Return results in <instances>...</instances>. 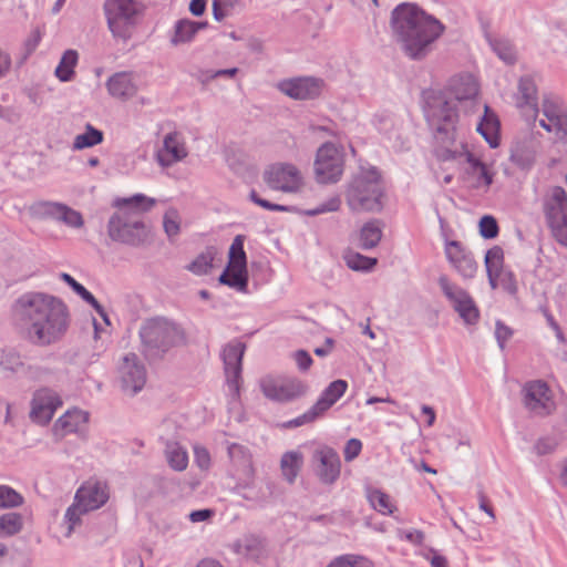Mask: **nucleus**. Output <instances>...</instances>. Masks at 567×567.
I'll list each match as a JSON object with an SVG mask.
<instances>
[{
	"instance_id": "7c9ffc66",
	"label": "nucleus",
	"mask_w": 567,
	"mask_h": 567,
	"mask_svg": "<svg viewBox=\"0 0 567 567\" xmlns=\"http://www.w3.org/2000/svg\"><path fill=\"white\" fill-rule=\"evenodd\" d=\"M303 465V455L299 451H288L280 460V471L284 478L293 484Z\"/></svg>"
},
{
	"instance_id": "393cba45",
	"label": "nucleus",
	"mask_w": 567,
	"mask_h": 567,
	"mask_svg": "<svg viewBox=\"0 0 567 567\" xmlns=\"http://www.w3.org/2000/svg\"><path fill=\"white\" fill-rule=\"evenodd\" d=\"M89 422V413L79 409L68 410L53 425V433L58 437L76 433L83 430Z\"/></svg>"
},
{
	"instance_id": "09e8293b",
	"label": "nucleus",
	"mask_w": 567,
	"mask_h": 567,
	"mask_svg": "<svg viewBox=\"0 0 567 567\" xmlns=\"http://www.w3.org/2000/svg\"><path fill=\"white\" fill-rule=\"evenodd\" d=\"M498 225L493 216H484L480 220V234L486 238L492 239L498 235Z\"/></svg>"
},
{
	"instance_id": "4468645a",
	"label": "nucleus",
	"mask_w": 567,
	"mask_h": 567,
	"mask_svg": "<svg viewBox=\"0 0 567 567\" xmlns=\"http://www.w3.org/2000/svg\"><path fill=\"white\" fill-rule=\"evenodd\" d=\"M270 188L285 193L298 192L302 186V176L292 164H274L264 174Z\"/></svg>"
},
{
	"instance_id": "9b49d317",
	"label": "nucleus",
	"mask_w": 567,
	"mask_h": 567,
	"mask_svg": "<svg viewBox=\"0 0 567 567\" xmlns=\"http://www.w3.org/2000/svg\"><path fill=\"white\" fill-rule=\"evenodd\" d=\"M220 284L240 292H246L248 287L247 258L244 250V237H235L230 248L228 264L219 277Z\"/></svg>"
},
{
	"instance_id": "5701e85b",
	"label": "nucleus",
	"mask_w": 567,
	"mask_h": 567,
	"mask_svg": "<svg viewBox=\"0 0 567 567\" xmlns=\"http://www.w3.org/2000/svg\"><path fill=\"white\" fill-rule=\"evenodd\" d=\"M445 255L453 267L465 278H473L477 271V264L471 251L458 240L445 244Z\"/></svg>"
},
{
	"instance_id": "4d7b16f0",
	"label": "nucleus",
	"mask_w": 567,
	"mask_h": 567,
	"mask_svg": "<svg viewBox=\"0 0 567 567\" xmlns=\"http://www.w3.org/2000/svg\"><path fill=\"white\" fill-rule=\"evenodd\" d=\"M295 359L299 369L302 371H307L312 364V359L310 354L305 350L297 351L295 354Z\"/></svg>"
},
{
	"instance_id": "ea45409f",
	"label": "nucleus",
	"mask_w": 567,
	"mask_h": 567,
	"mask_svg": "<svg viewBox=\"0 0 567 567\" xmlns=\"http://www.w3.org/2000/svg\"><path fill=\"white\" fill-rule=\"evenodd\" d=\"M103 141V133L91 125L86 126L83 134L78 135L73 142L74 150H83L100 144Z\"/></svg>"
},
{
	"instance_id": "7ed1b4c3",
	"label": "nucleus",
	"mask_w": 567,
	"mask_h": 567,
	"mask_svg": "<svg viewBox=\"0 0 567 567\" xmlns=\"http://www.w3.org/2000/svg\"><path fill=\"white\" fill-rule=\"evenodd\" d=\"M156 204L154 198L142 194L117 198L114 206L118 208L109 220L107 233L112 240L130 245L144 246L153 241L152 227L145 223L144 214Z\"/></svg>"
},
{
	"instance_id": "0e129e2a",
	"label": "nucleus",
	"mask_w": 567,
	"mask_h": 567,
	"mask_svg": "<svg viewBox=\"0 0 567 567\" xmlns=\"http://www.w3.org/2000/svg\"><path fill=\"white\" fill-rule=\"evenodd\" d=\"M480 507L486 514H488L492 518H495V514H494L493 507H492L489 501L487 499V497L485 495H481V497H480Z\"/></svg>"
},
{
	"instance_id": "79ce46f5",
	"label": "nucleus",
	"mask_w": 567,
	"mask_h": 567,
	"mask_svg": "<svg viewBox=\"0 0 567 567\" xmlns=\"http://www.w3.org/2000/svg\"><path fill=\"white\" fill-rule=\"evenodd\" d=\"M344 261L352 270H370L377 265L375 258L365 257L352 250L344 254Z\"/></svg>"
},
{
	"instance_id": "774afa93",
	"label": "nucleus",
	"mask_w": 567,
	"mask_h": 567,
	"mask_svg": "<svg viewBox=\"0 0 567 567\" xmlns=\"http://www.w3.org/2000/svg\"><path fill=\"white\" fill-rule=\"evenodd\" d=\"M432 567H449L447 559L441 555H434L431 559Z\"/></svg>"
},
{
	"instance_id": "864d4df0",
	"label": "nucleus",
	"mask_w": 567,
	"mask_h": 567,
	"mask_svg": "<svg viewBox=\"0 0 567 567\" xmlns=\"http://www.w3.org/2000/svg\"><path fill=\"white\" fill-rule=\"evenodd\" d=\"M362 450V443L358 439H351L347 442L344 450H343V456L347 462L353 461L355 457L359 456Z\"/></svg>"
},
{
	"instance_id": "e433bc0d",
	"label": "nucleus",
	"mask_w": 567,
	"mask_h": 567,
	"mask_svg": "<svg viewBox=\"0 0 567 567\" xmlns=\"http://www.w3.org/2000/svg\"><path fill=\"white\" fill-rule=\"evenodd\" d=\"M504 250L499 246H494L485 255V266L488 279L496 277V274L506 269L504 267Z\"/></svg>"
},
{
	"instance_id": "423d86ee",
	"label": "nucleus",
	"mask_w": 567,
	"mask_h": 567,
	"mask_svg": "<svg viewBox=\"0 0 567 567\" xmlns=\"http://www.w3.org/2000/svg\"><path fill=\"white\" fill-rule=\"evenodd\" d=\"M104 11L113 37L127 41L142 23L145 6L137 0H105Z\"/></svg>"
},
{
	"instance_id": "b1692460",
	"label": "nucleus",
	"mask_w": 567,
	"mask_h": 567,
	"mask_svg": "<svg viewBox=\"0 0 567 567\" xmlns=\"http://www.w3.org/2000/svg\"><path fill=\"white\" fill-rule=\"evenodd\" d=\"M186 156L187 150L177 132L167 134L164 138L163 147L156 153V159L163 167H168Z\"/></svg>"
},
{
	"instance_id": "2f4dec72",
	"label": "nucleus",
	"mask_w": 567,
	"mask_h": 567,
	"mask_svg": "<svg viewBox=\"0 0 567 567\" xmlns=\"http://www.w3.org/2000/svg\"><path fill=\"white\" fill-rule=\"evenodd\" d=\"M206 22H196L188 19L177 21L174 28L172 43L177 45L190 42L195 38L196 33L200 29L206 28Z\"/></svg>"
},
{
	"instance_id": "5fc2aeb1",
	"label": "nucleus",
	"mask_w": 567,
	"mask_h": 567,
	"mask_svg": "<svg viewBox=\"0 0 567 567\" xmlns=\"http://www.w3.org/2000/svg\"><path fill=\"white\" fill-rule=\"evenodd\" d=\"M250 199L257 204L258 206L268 209V210H275V212H285L287 208L282 205L272 204L264 198H261L256 190H251L250 193Z\"/></svg>"
},
{
	"instance_id": "680f3d73",
	"label": "nucleus",
	"mask_w": 567,
	"mask_h": 567,
	"mask_svg": "<svg viewBox=\"0 0 567 567\" xmlns=\"http://www.w3.org/2000/svg\"><path fill=\"white\" fill-rule=\"evenodd\" d=\"M206 9V0H192L189 4V11L194 16H202Z\"/></svg>"
},
{
	"instance_id": "c756f323",
	"label": "nucleus",
	"mask_w": 567,
	"mask_h": 567,
	"mask_svg": "<svg viewBox=\"0 0 567 567\" xmlns=\"http://www.w3.org/2000/svg\"><path fill=\"white\" fill-rule=\"evenodd\" d=\"M365 497L370 506L383 516H391L398 511L394 498L381 488L367 486Z\"/></svg>"
},
{
	"instance_id": "cd10ccee",
	"label": "nucleus",
	"mask_w": 567,
	"mask_h": 567,
	"mask_svg": "<svg viewBox=\"0 0 567 567\" xmlns=\"http://www.w3.org/2000/svg\"><path fill=\"white\" fill-rule=\"evenodd\" d=\"M478 133L491 147H497L501 142V122L495 112L488 105L484 106V115L477 125Z\"/></svg>"
},
{
	"instance_id": "dca6fc26",
	"label": "nucleus",
	"mask_w": 567,
	"mask_h": 567,
	"mask_svg": "<svg viewBox=\"0 0 567 567\" xmlns=\"http://www.w3.org/2000/svg\"><path fill=\"white\" fill-rule=\"evenodd\" d=\"M324 87L321 79L312 76H300L282 80L278 89L293 100H312L320 96Z\"/></svg>"
},
{
	"instance_id": "4c0bfd02",
	"label": "nucleus",
	"mask_w": 567,
	"mask_h": 567,
	"mask_svg": "<svg viewBox=\"0 0 567 567\" xmlns=\"http://www.w3.org/2000/svg\"><path fill=\"white\" fill-rule=\"evenodd\" d=\"M488 280L493 289L499 288L511 295L517 292L516 278L514 274L508 269H504L503 271L496 274V277H491Z\"/></svg>"
},
{
	"instance_id": "de8ad7c7",
	"label": "nucleus",
	"mask_w": 567,
	"mask_h": 567,
	"mask_svg": "<svg viewBox=\"0 0 567 567\" xmlns=\"http://www.w3.org/2000/svg\"><path fill=\"white\" fill-rule=\"evenodd\" d=\"M164 230L168 237H174L179 234L181 230V217L175 208L168 209L164 215L163 220Z\"/></svg>"
},
{
	"instance_id": "ddd939ff",
	"label": "nucleus",
	"mask_w": 567,
	"mask_h": 567,
	"mask_svg": "<svg viewBox=\"0 0 567 567\" xmlns=\"http://www.w3.org/2000/svg\"><path fill=\"white\" fill-rule=\"evenodd\" d=\"M524 405L539 416L551 414L556 404L548 384L542 380L526 382L523 386Z\"/></svg>"
},
{
	"instance_id": "6e6552de",
	"label": "nucleus",
	"mask_w": 567,
	"mask_h": 567,
	"mask_svg": "<svg viewBox=\"0 0 567 567\" xmlns=\"http://www.w3.org/2000/svg\"><path fill=\"white\" fill-rule=\"evenodd\" d=\"M110 493L105 482L96 478L85 481L76 491L74 503L66 511L70 527L80 523L81 515L99 509L109 499Z\"/></svg>"
},
{
	"instance_id": "0eeeda50",
	"label": "nucleus",
	"mask_w": 567,
	"mask_h": 567,
	"mask_svg": "<svg viewBox=\"0 0 567 567\" xmlns=\"http://www.w3.org/2000/svg\"><path fill=\"white\" fill-rule=\"evenodd\" d=\"M542 210L551 237L567 247V192L560 186L548 188L542 198Z\"/></svg>"
},
{
	"instance_id": "6ab92c4d",
	"label": "nucleus",
	"mask_w": 567,
	"mask_h": 567,
	"mask_svg": "<svg viewBox=\"0 0 567 567\" xmlns=\"http://www.w3.org/2000/svg\"><path fill=\"white\" fill-rule=\"evenodd\" d=\"M543 115L540 125L554 133L558 140L567 141V111L561 103L557 99L546 97L543 102Z\"/></svg>"
},
{
	"instance_id": "39448f33",
	"label": "nucleus",
	"mask_w": 567,
	"mask_h": 567,
	"mask_svg": "<svg viewBox=\"0 0 567 567\" xmlns=\"http://www.w3.org/2000/svg\"><path fill=\"white\" fill-rule=\"evenodd\" d=\"M141 351L146 359L162 358L185 339L178 323L165 317L146 319L140 328Z\"/></svg>"
},
{
	"instance_id": "e2e57ef3",
	"label": "nucleus",
	"mask_w": 567,
	"mask_h": 567,
	"mask_svg": "<svg viewBox=\"0 0 567 567\" xmlns=\"http://www.w3.org/2000/svg\"><path fill=\"white\" fill-rule=\"evenodd\" d=\"M547 321L549 323V326L555 330L556 332V336L557 338L561 341V342H565V336L559 327V324L556 322V320L554 319V317L551 315H547Z\"/></svg>"
},
{
	"instance_id": "c9c22d12",
	"label": "nucleus",
	"mask_w": 567,
	"mask_h": 567,
	"mask_svg": "<svg viewBox=\"0 0 567 567\" xmlns=\"http://www.w3.org/2000/svg\"><path fill=\"white\" fill-rule=\"evenodd\" d=\"M78 58V52L74 50H68L63 53L55 69V75L60 81L66 82L73 79Z\"/></svg>"
},
{
	"instance_id": "bb28decb",
	"label": "nucleus",
	"mask_w": 567,
	"mask_h": 567,
	"mask_svg": "<svg viewBox=\"0 0 567 567\" xmlns=\"http://www.w3.org/2000/svg\"><path fill=\"white\" fill-rule=\"evenodd\" d=\"M347 389L348 383L344 380H336L331 382L311 408L319 417H322L346 393Z\"/></svg>"
},
{
	"instance_id": "37998d69",
	"label": "nucleus",
	"mask_w": 567,
	"mask_h": 567,
	"mask_svg": "<svg viewBox=\"0 0 567 567\" xmlns=\"http://www.w3.org/2000/svg\"><path fill=\"white\" fill-rule=\"evenodd\" d=\"M464 156L467 164L470 165V173L482 171V183L484 187H489L493 183V174L489 172L486 164H484L478 157L475 156V154L470 151H465Z\"/></svg>"
},
{
	"instance_id": "bf43d9fd",
	"label": "nucleus",
	"mask_w": 567,
	"mask_h": 567,
	"mask_svg": "<svg viewBox=\"0 0 567 567\" xmlns=\"http://www.w3.org/2000/svg\"><path fill=\"white\" fill-rule=\"evenodd\" d=\"M338 567H354L358 564V557L353 555H344L333 559Z\"/></svg>"
},
{
	"instance_id": "473e14b6",
	"label": "nucleus",
	"mask_w": 567,
	"mask_h": 567,
	"mask_svg": "<svg viewBox=\"0 0 567 567\" xmlns=\"http://www.w3.org/2000/svg\"><path fill=\"white\" fill-rule=\"evenodd\" d=\"M165 456L168 465L177 472H182L188 466L187 451L177 442L167 443Z\"/></svg>"
},
{
	"instance_id": "a18cd8bd",
	"label": "nucleus",
	"mask_w": 567,
	"mask_h": 567,
	"mask_svg": "<svg viewBox=\"0 0 567 567\" xmlns=\"http://www.w3.org/2000/svg\"><path fill=\"white\" fill-rule=\"evenodd\" d=\"M62 279L79 295L83 300L90 303L97 311L101 310V306L94 296L86 290L81 284H79L72 276L69 274H63Z\"/></svg>"
},
{
	"instance_id": "338daca9",
	"label": "nucleus",
	"mask_w": 567,
	"mask_h": 567,
	"mask_svg": "<svg viewBox=\"0 0 567 567\" xmlns=\"http://www.w3.org/2000/svg\"><path fill=\"white\" fill-rule=\"evenodd\" d=\"M195 567H224L220 561L214 558H204Z\"/></svg>"
},
{
	"instance_id": "c85d7f7f",
	"label": "nucleus",
	"mask_w": 567,
	"mask_h": 567,
	"mask_svg": "<svg viewBox=\"0 0 567 567\" xmlns=\"http://www.w3.org/2000/svg\"><path fill=\"white\" fill-rule=\"evenodd\" d=\"M110 94L117 99H128L135 95L137 85L131 72H118L107 80Z\"/></svg>"
},
{
	"instance_id": "f704fd0d",
	"label": "nucleus",
	"mask_w": 567,
	"mask_h": 567,
	"mask_svg": "<svg viewBox=\"0 0 567 567\" xmlns=\"http://www.w3.org/2000/svg\"><path fill=\"white\" fill-rule=\"evenodd\" d=\"M382 237V230L377 221L365 223L358 234V240L360 247L363 249H370L375 247Z\"/></svg>"
},
{
	"instance_id": "f8f14e48",
	"label": "nucleus",
	"mask_w": 567,
	"mask_h": 567,
	"mask_svg": "<svg viewBox=\"0 0 567 567\" xmlns=\"http://www.w3.org/2000/svg\"><path fill=\"white\" fill-rule=\"evenodd\" d=\"M343 155L333 144L326 143L317 151L315 175L318 183H337L343 174Z\"/></svg>"
},
{
	"instance_id": "69168bd1",
	"label": "nucleus",
	"mask_w": 567,
	"mask_h": 567,
	"mask_svg": "<svg viewBox=\"0 0 567 567\" xmlns=\"http://www.w3.org/2000/svg\"><path fill=\"white\" fill-rule=\"evenodd\" d=\"M422 414L425 416V423L431 426L435 421V412L432 408L424 405L422 408Z\"/></svg>"
},
{
	"instance_id": "49530a36",
	"label": "nucleus",
	"mask_w": 567,
	"mask_h": 567,
	"mask_svg": "<svg viewBox=\"0 0 567 567\" xmlns=\"http://www.w3.org/2000/svg\"><path fill=\"white\" fill-rule=\"evenodd\" d=\"M23 504V497L13 488L0 485V507H18Z\"/></svg>"
},
{
	"instance_id": "f257e3e1",
	"label": "nucleus",
	"mask_w": 567,
	"mask_h": 567,
	"mask_svg": "<svg viewBox=\"0 0 567 567\" xmlns=\"http://www.w3.org/2000/svg\"><path fill=\"white\" fill-rule=\"evenodd\" d=\"M16 330L34 346L48 347L59 342L70 326V313L59 299L43 293H28L11 308Z\"/></svg>"
},
{
	"instance_id": "f3484780",
	"label": "nucleus",
	"mask_w": 567,
	"mask_h": 567,
	"mask_svg": "<svg viewBox=\"0 0 567 567\" xmlns=\"http://www.w3.org/2000/svg\"><path fill=\"white\" fill-rule=\"evenodd\" d=\"M62 403L61 396L55 391L48 388L39 389L31 401L30 417L33 422L45 425Z\"/></svg>"
},
{
	"instance_id": "8fccbe9b",
	"label": "nucleus",
	"mask_w": 567,
	"mask_h": 567,
	"mask_svg": "<svg viewBox=\"0 0 567 567\" xmlns=\"http://www.w3.org/2000/svg\"><path fill=\"white\" fill-rule=\"evenodd\" d=\"M239 0H213V13L216 20L221 21Z\"/></svg>"
},
{
	"instance_id": "2eb2a0df",
	"label": "nucleus",
	"mask_w": 567,
	"mask_h": 567,
	"mask_svg": "<svg viewBox=\"0 0 567 567\" xmlns=\"http://www.w3.org/2000/svg\"><path fill=\"white\" fill-rule=\"evenodd\" d=\"M245 350L246 346L240 341L229 342L223 350L227 384L236 396L239 395L240 391L243 357Z\"/></svg>"
},
{
	"instance_id": "603ef678",
	"label": "nucleus",
	"mask_w": 567,
	"mask_h": 567,
	"mask_svg": "<svg viewBox=\"0 0 567 567\" xmlns=\"http://www.w3.org/2000/svg\"><path fill=\"white\" fill-rule=\"evenodd\" d=\"M318 419H320L318 416V414L313 411L312 408H310L306 413H303L302 415L287 422L284 424V427L286 429H289V427H298V426H301V425H305V424H309V423H313L315 421H317Z\"/></svg>"
},
{
	"instance_id": "58836bf2",
	"label": "nucleus",
	"mask_w": 567,
	"mask_h": 567,
	"mask_svg": "<svg viewBox=\"0 0 567 567\" xmlns=\"http://www.w3.org/2000/svg\"><path fill=\"white\" fill-rule=\"evenodd\" d=\"M22 516L18 513H7L0 516L1 536H13L22 529Z\"/></svg>"
},
{
	"instance_id": "412c9836",
	"label": "nucleus",
	"mask_w": 567,
	"mask_h": 567,
	"mask_svg": "<svg viewBox=\"0 0 567 567\" xmlns=\"http://www.w3.org/2000/svg\"><path fill=\"white\" fill-rule=\"evenodd\" d=\"M118 373L124 390L132 393L141 391L146 383V371L138 362L135 353L125 355L118 367Z\"/></svg>"
},
{
	"instance_id": "052dcab7",
	"label": "nucleus",
	"mask_w": 567,
	"mask_h": 567,
	"mask_svg": "<svg viewBox=\"0 0 567 567\" xmlns=\"http://www.w3.org/2000/svg\"><path fill=\"white\" fill-rule=\"evenodd\" d=\"M214 512L212 509H199L190 513L189 518L194 523L207 520L213 516Z\"/></svg>"
},
{
	"instance_id": "aec40b11",
	"label": "nucleus",
	"mask_w": 567,
	"mask_h": 567,
	"mask_svg": "<svg viewBox=\"0 0 567 567\" xmlns=\"http://www.w3.org/2000/svg\"><path fill=\"white\" fill-rule=\"evenodd\" d=\"M441 288L446 298L453 302L454 309L466 323H475L480 317L472 297L462 288L449 282L447 279L440 280Z\"/></svg>"
},
{
	"instance_id": "c03bdc74",
	"label": "nucleus",
	"mask_w": 567,
	"mask_h": 567,
	"mask_svg": "<svg viewBox=\"0 0 567 567\" xmlns=\"http://www.w3.org/2000/svg\"><path fill=\"white\" fill-rule=\"evenodd\" d=\"M519 93L522 94V102L519 106H532L536 111L537 89L530 79H522L519 82Z\"/></svg>"
},
{
	"instance_id": "13d9d810",
	"label": "nucleus",
	"mask_w": 567,
	"mask_h": 567,
	"mask_svg": "<svg viewBox=\"0 0 567 567\" xmlns=\"http://www.w3.org/2000/svg\"><path fill=\"white\" fill-rule=\"evenodd\" d=\"M497 341L503 348L504 343L512 337V330L502 322H497L495 331Z\"/></svg>"
},
{
	"instance_id": "a19ab883",
	"label": "nucleus",
	"mask_w": 567,
	"mask_h": 567,
	"mask_svg": "<svg viewBox=\"0 0 567 567\" xmlns=\"http://www.w3.org/2000/svg\"><path fill=\"white\" fill-rule=\"evenodd\" d=\"M215 249L208 248L196 257V259L187 267L195 275H206L213 268L215 259Z\"/></svg>"
},
{
	"instance_id": "20e7f679",
	"label": "nucleus",
	"mask_w": 567,
	"mask_h": 567,
	"mask_svg": "<svg viewBox=\"0 0 567 567\" xmlns=\"http://www.w3.org/2000/svg\"><path fill=\"white\" fill-rule=\"evenodd\" d=\"M384 186L381 173L373 166L361 167L346 190V202L355 213H378L384 206Z\"/></svg>"
},
{
	"instance_id": "a878e982",
	"label": "nucleus",
	"mask_w": 567,
	"mask_h": 567,
	"mask_svg": "<svg viewBox=\"0 0 567 567\" xmlns=\"http://www.w3.org/2000/svg\"><path fill=\"white\" fill-rule=\"evenodd\" d=\"M446 93L456 101L470 100L478 94V84L473 75L458 74L450 80Z\"/></svg>"
},
{
	"instance_id": "1a4fd4ad",
	"label": "nucleus",
	"mask_w": 567,
	"mask_h": 567,
	"mask_svg": "<svg viewBox=\"0 0 567 567\" xmlns=\"http://www.w3.org/2000/svg\"><path fill=\"white\" fill-rule=\"evenodd\" d=\"M427 116L437 133V138L454 141L458 112L456 105L445 99L443 94L429 93L426 95Z\"/></svg>"
},
{
	"instance_id": "4be33fe9",
	"label": "nucleus",
	"mask_w": 567,
	"mask_h": 567,
	"mask_svg": "<svg viewBox=\"0 0 567 567\" xmlns=\"http://www.w3.org/2000/svg\"><path fill=\"white\" fill-rule=\"evenodd\" d=\"M228 453L231 460L234 477L238 481L239 485L244 487L250 486L256 474L252 455L239 444H231Z\"/></svg>"
},
{
	"instance_id": "a211bd4d",
	"label": "nucleus",
	"mask_w": 567,
	"mask_h": 567,
	"mask_svg": "<svg viewBox=\"0 0 567 567\" xmlns=\"http://www.w3.org/2000/svg\"><path fill=\"white\" fill-rule=\"evenodd\" d=\"M316 474L324 484H333L341 473V461L337 451L330 446L318 447L312 455Z\"/></svg>"
},
{
	"instance_id": "9d476101",
	"label": "nucleus",
	"mask_w": 567,
	"mask_h": 567,
	"mask_svg": "<svg viewBox=\"0 0 567 567\" xmlns=\"http://www.w3.org/2000/svg\"><path fill=\"white\" fill-rule=\"evenodd\" d=\"M260 389L267 399L286 403L306 395L309 386L306 381L296 377L267 375L260 380Z\"/></svg>"
},
{
	"instance_id": "3c124183",
	"label": "nucleus",
	"mask_w": 567,
	"mask_h": 567,
	"mask_svg": "<svg viewBox=\"0 0 567 567\" xmlns=\"http://www.w3.org/2000/svg\"><path fill=\"white\" fill-rule=\"evenodd\" d=\"M194 458L196 465L203 470L208 471L212 466V457L209 451L200 445L194 446Z\"/></svg>"
},
{
	"instance_id": "6e6d98bb",
	"label": "nucleus",
	"mask_w": 567,
	"mask_h": 567,
	"mask_svg": "<svg viewBox=\"0 0 567 567\" xmlns=\"http://www.w3.org/2000/svg\"><path fill=\"white\" fill-rule=\"evenodd\" d=\"M341 206V199L339 196L329 198L326 203L321 204L320 207L312 210L311 215H317L327 212H337Z\"/></svg>"
},
{
	"instance_id": "f03ea898",
	"label": "nucleus",
	"mask_w": 567,
	"mask_h": 567,
	"mask_svg": "<svg viewBox=\"0 0 567 567\" xmlns=\"http://www.w3.org/2000/svg\"><path fill=\"white\" fill-rule=\"evenodd\" d=\"M392 28L412 59L424 56L444 32V24L414 3H401L392 12Z\"/></svg>"
},
{
	"instance_id": "72a5a7b5",
	"label": "nucleus",
	"mask_w": 567,
	"mask_h": 567,
	"mask_svg": "<svg viewBox=\"0 0 567 567\" xmlns=\"http://www.w3.org/2000/svg\"><path fill=\"white\" fill-rule=\"evenodd\" d=\"M39 206L45 208L51 214L59 215V217L69 226L81 227L83 225L82 215L65 205L42 203Z\"/></svg>"
}]
</instances>
